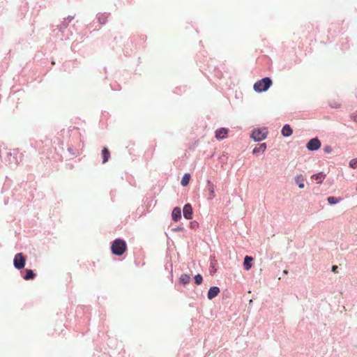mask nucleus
Segmentation results:
<instances>
[{
    "label": "nucleus",
    "mask_w": 357,
    "mask_h": 357,
    "mask_svg": "<svg viewBox=\"0 0 357 357\" xmlns=\"http://www.w3.org/2000/svg\"><path fill=\"white\" fill-rule=\"evenodd\" d=\"M228 130L226 128H221L215 131V137L218 139H223L227 137Z\"/></svg>",
    "instance_id": "0eeeda50"
},
{
    "label": "nucleus",
    "mask_w": 357,
    "mask_h": 357,
    "mask_svg": "<svg viewBox=\"0 0 357 357\" xmlns=\"http://www.w3.org/2000/svg\"><path fill=\"white\" fill-rule=\"evenodd\" d=\"M252 260L253 258L252 257L246 256L245 257L243 262V267L245 270L248 271L251 268L252 266L251 262L252 261Z\"/></svg>",
    "instance_id": "f8f14e48"
},
{
    "label": "nucleus",
    "mask_w": 357,
    "mask_h": 357,
    "mask_svg": "<svg viewBox=\"0 0 357 357\" xmlns=\"http://www.w3.org/2000/svg\"><path fill=\"white\" fill-rule=\"evenodd\" d=\"M295 181H296V183L298 185V187L300 188H303L305 185H304V177L303 176V175H298L296 178H295Z\"/></svg>",
    "instance_id": "dca6fc26"
},
{
    "label": "nucleus",
    "mask_w": 357,
    "mask_h": 357,
    "mask_svg": "<svg viewBox=\"0 0 357 357\" xmlns=\"http://www.w3.org/2000/svg\"><path fill=\"white\" fill-rule=\"evenodd\" d=\"M326 177V174L323 172H319L316 174H313L311 178L314 179L317 181V183H321Z\"/></svg>",
    "instance_id": "ddd939ff"
},
{
    "label": "nucleus",
    "mask_w": 357,
    "mask_h": 357,
    "mask_svg": "<svg viewBox=\"0 0 357 357\" xmlns=\"http://www.w3.org/2000/svg\"><path fill=\"white\" fill-rule=\"evenodd\" d=\"M98 20L102 24H105L106 22V17L102 15L101 16H99Z\"/></svg>",
    "instance_id": "5701e85b"
},
{
    "label": "nucleus",
    "mask_w": 357,
    "mask_h": 357,
    "mask_svg": "<svg viewBox=\"0 0 357 357\" xmlns=\"http://www.w3.org/2000/svg\"><path fill=\"white\" fill-rule=\"evenodd\" d=\"M203 281L202 276L200 274H197L195 277V282L197 284H201Z\"/></svg>",
    "instance_id": "412c9836"
},
{
    "label": "nucleus",
    "mask_w": 357,
    "mask_h": 357,
    "mask_svg": "<svg viewBox=\"0 0 357 357\" xmlns=\"http://www.w3.org/2000/svg\"><path fill=\"white\" fill-rule=\"evenodd\" d=\"M25 272H26V274L23 278L26 280L33 279L34 277L36 276L35 273L33 272L32 270L26 269L25 271Z\"/></svg>",
    "instance_id": "f3484780"
},
{
    "label": "nucleus",
    "mask_w": 357,
    "mask_h": 357,
    "mask_svg": "<svg viewBox=\"0 0 357 357\" xmlns=\"http://www.w3.org/2000/svg\"><path fill=\"white\" fill-rule=\"evenodd\" d=\"M266 149V144L265 143H262L259 144L257 147H255L252 153L256 154L259 152H264Z\"/></svg>",
    "instance_id": "2eb2a0df"
},
{
    "label": "nucleus",
    "mask_w": 357,
    "mask_h": 357,
    "mask_svg": "<svg viewBox=\"0 0 357 357\" xmlns=\"http://www.w3.org/2000/svg\"><path fill=\"white\" fill-rule=\"evenodd\" d=\"M102 163H105L108 161L110 157V153L107 148L104 147L102 150Z\"/></svg>",
    "instance_id": "4468645a"
},
{
    "label": "nucleus",
    "mask_w": 357,
    "mask_h": 357,
    "mask_svg": "<svg viewBox=\"0 0 357 357\" xmlns=\"http://www.w3.org/2000/svg\"><path fill=\"white\" fill-rule=\"evenodd\" d=\"M271 84L272 80L269 77H265L257 81L253 88L255 91L261 93L267 91Z\"/></svg>",
    "instance_id": "f03ea898"
},
{
    "label": "nucleus",
    "mask_w": 357,
    "mask_h": 357,
    "mask_svg": "<svg viewBox=\"0 0 357 357\" xmlns=\"http://www.w3.org/2000/svg\"><path fill=\"white\" fill-rule=\"evenodd\" d=\"M172 218L175 222L178 221L181 218V211L179 207H175L172 213Z\"/></svg>",
    "instance_id": "1a4fd4ad"
},
{
    "label": "nucleus",
    "mask_w": 357,
    "mask_h": 357,
    "mask_svg": "<svg viewBox=\"0 0 357 357\" xmlns=\"http://www.w3.org/2000/svg\"><path fill=\"white\" fill-rule=\"evenodd\" d=\"M340 199H337L335 197H329L327 200L330 204H335L340 201Z\"/></svg>",
    "instance_id": "aec40b11"
},
{
    "label": "nucleus",
    "mask_w": 357,
    "mask_h": 357,
    "mask_svg": "<svg viewBox=\"0 0 357 357\" xmlns=\"http://www.w3.org/2000/svg\"><path fill=\"white\" fill-rule=\"evenodd\" d=\"M126 243L120 238L116 239L113 241L111 245L112 252L114 255L121 256L126 251Z\"/></svg>",
    "instance_id": "f257e3e1"
},
{
    "label": "nucleus",
    "mask_w": 357,
    "mask_h": 357,
    "mask_svg": "<svg viewBox=\"0 0 357 357\" xmlns=\"http://www.w3.org/2000/svg\"><path fill=\"white\" fill-rule=\"evenodd\" d=\"M207 185H208V192H209V195L208 197V199H212L215 196V190H215V185L210 181H208Z\"/></svg>",
    "instance_id": "9d476101"
},
{
    "label": "nucleus",
    "mask_w": 357,
    "mask_h": 357,
    "mask_svg": "<svg viewBox=\"0 0 357 357\" xmlns=\"http://www.w3.org/2000/svg\"><path fill=\"white\" fill-rule=\"evenodd\" d=\"M306 146L310 151H317L321 146V142L317 138H313L308 142Z\"/></svg>",
    "instance_id": "39448f33"
},
{
    "label": "nucleus",
    "mask_w": 357,
    "mask_h": 357,
    "mask_svg": "<svg viewBox=\"0 0 357 357\" xmlns=\"http://www.w3.org/2000/svg\"><path fill=\"white\" fill-rule=\"evenodd\" d=\"M14 266L17 269H22L25 266V257L22 253H17L13 260Z\"/></svg>",
    "instance_id": "7ed1b4c3"
},
{
    "label": "nucleus",
    "mask_w": 357,
    "mask_h": 357,
    "mask_svg": "<svg viewBox=\"0 0 357 357\" xmlns=\"http://www.w3.org/2000/svg\"><path fill=\"white\" fill-rule=\"evenodd\" d=\"M283 273H284V274H287V273H288V271L284 270V271H283Z\"/></svg>",
    "instance_id": "cd10ccee"
},
{
    "label": "nucleus",
    "mask_w": 357,
    "mask_h": 357,
    "mask_svg": "<svg viewBox=\"0 0 357 357\" xmlns=\"http://www.w3.org/2000/svg\"><path fill=\"white\" fill-rule=\"evenodd\" d=\"M293 130L289 125L286 124L283 126L282 129V135L284 137H289L292 135Z\"/></svg>",
    "instance_id": "9b49d317"
},
{
    "label": "nucleus",
    "mask_w": 357,
    "mask_h": 357,
    "mask_svg": "<svg viewBox=\"0 0 357 357\" xmlns=\"http://www.w3.org/2000/svg\"><path fill=\"white\" fill-rule=\"evenodd\" d=\"M183 216L188 220L192 218V208L190 204H186L183 209Z\"/></svg>",
    "instance_id": "423d86ee"
},
{
    "label": "nucleus",
    "mask_w": 357,
    "mask_h": 357,
    "mask_svg": "<svg viewBox=\"0 0 357 357\" xmlns=\"http://www.w3.org/2000/svg\"><path fill=\"white\" fill-rule=\"evenodd\" d=\"M349 166L354 169L356 168L357 167V158L351 160L349 162Z\"/></svg>",
    "instance_id": "4be33fe9"
},
{
    "label": "nucleus",
    "mask_w": 357,
    "mask_h": 357,
    "mask_svg": "<svg viewBox=\"0 0 357 357\" xmlns=\"http://www.w3.org/2000/svg\"><path fill=\"white\" fill-rule=\"evenodd\" d=\"M190 180V175L189 174H185L183 176L181 183L183 186H186L188 185Z\"/></svg>",
    "instance_id": "a211bd4d"
},
{
    "label": "nucleus",
    "mask_w": 357,
    "mask_h": 357,
    "mask_svg": "<svg viewBox=\"0 0 357 357\" xmlns=\"http://www.w3.org/2000/svg\"><path fill=\"white\" fill-rule=\"evenodd\" d=\"M180 282L183 284H186L190 282V277L188 274H183L180 277Z\"/></svg>",
    "instance_id": "6ab92c4d"
},
{
    "label": "nucleus",
    "mask_w": 357,
    "mask_h": 357,
    "mask_svg": "<svg viewBox=\"0 0 357 357\" xmlns=\"http://www.w3.org/2000/svg\"><path fill=\"white\" fill-rule=\"evenodd\" d=\"M267 132L265 129L263 130H255L252 131L251 137L255 141H261L266 137Z\"/></svg>",
    "instance_id": "20e7f679"
},
{
    "label": "nucleus",
    "mask_w": 357,
    "mask_h": 357,
    "mask_svg": "<svg viewBox=\"0 0 357 357\" xmlns=\"http://www.w3.org/2000/svg\"><path fill=\"white\" fill-rule=\"evenodd\" d=\"M337 266H332V271L334 273L337 272Z\"/></svg>",
    "instance_id": "393cba45"
},
{
    "label": "nucleus",
    "mask_w": 357,
    "mask_h": 357,
    "mask_svg": "<svg viewBox=\"0 0 357 357\" xmlns=\"http://www.w3.org/2000/svg\"><path fill=\"white\" fill-rule=\"evenodd\" d=\"M220 289L218 287H211L208 291V298L211 300L218 295Z\"/></svg>",
    "instance_id": "6e6552de"
},
{
    "label": "nucleus",
    "mask_w": 357,
    "mask_h": 357,
    "mask_svg": "<svg viewBox=\"0 0 357 357\" xmlns=\"http://www.w3.org/2000/svg\"><path fill=\"white\" fill-rule=\"evenodd\" d=\"M9 162H10V163H13V162H14V163H15V165H17V160H15V161L13 162L10 158H9Z\"/></svg>",
    "instance_id": "bb28decb"
},
{
    "label": "nucleus",
    "mask_w": 357,
    "mask_h": 357,
    "mask_svg": "<svg viewBox=\"0 0 357 357\" xmlns=\"http://www.w3.org/2000/svg\"><path fill=\"white\" fill-rule=\"evenodd\" d=\"M353 119L354 121L357 122V112L355 113L354 115H353Z\"/></svg>",
    "instance_id": "a878e982"
},
{
    "label": "nucleus",
    "mask_w": 357,
    "mask_h": 357,
    "mask_svg": "<svg viewBox=\"0 0 357 357\" xmlns=\"http://www.w3.org/2000/svg\"><path fill=\"white\" fill-rule=\"evenodd\" d=\"M324 151L326 153H331L332 151V149L331 146H328L324 148Z\"/></svg>",
    "instance_id": "b1692460"
}]
</instances>
